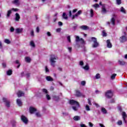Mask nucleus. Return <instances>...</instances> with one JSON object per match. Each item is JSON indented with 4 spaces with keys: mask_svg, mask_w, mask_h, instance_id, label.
Wrapping results in <instances>:
<instances>
[{
    "mask_svg": "<svg viewBox=\"0 0 127 127\" xmlns=\"http://www.w3.org/2000/svg\"><path fill=\"white\" fill-rule=\"evenodd\" d=\"M61 31V28H59L56 29V32H60Z\"/></svg>",
    "mask_w": 127,
    "mask_h": 127,
    "instance_id": "nucleus-57",
    "label": "nucleus"
},
{
    "mask_svg": "<svg viewBox=\"0 0 127 127\" xmlns=\"http://www.w3.org/2000/svg\"><path fill=\"white\" fill-rule=\"evenodd\" d=\"M45 71L46 73L49 72V69H48V67L47 66H45Z\"/></svg>",
    "mask_w": 127,
    "mask_h": 127,
    "instance_id": "nucleus-54",
    "label": "nucleus"
},
{
    "mask_svg": "<svg viewBox=\"0 0 127 127\" xmlns=\"http://www.w3.org/2000/svg\"><path fill=\"white\" fill-rule=\"evenodd\" d=\"M17 105L19 106V107H21L22 106V102H21V100L20 99H18L16 100Z\"/></svg>",
    "mask_w": 127,
    "mask_h": 127,
    "instance_id": "nucleus-20",
    "label": "nucleus"
},
{
    "mask_svg": "<svg viewBox=\"0 0 127 127\" xmlns=\"http://www.w3.org/2000/svg\"><path fill=\"white\" fill-rule=\"evenodd\" d=\"M117 17V15L115 14L112 15V17L111 19V22L113 24V25H115L116 24V18Z\"/></svg>",
    "mask_w": 127,
    "mask_h": 127,
    "instance_id": "nucleus-8",
    "label": "nucleus"
},
{
    "mask_svg": "<svg viewBox=\"0 0 127 127\" xmlns=\"http://www.w3.org/2000/svg\"><path fill=\"white\" fill-rule=\"evenodd\" d=\"M107 12H108V10H107V9L106 8V4H102L101 8V13H102V14H106Z\"/></svg>",
    "mask_w": 127,
    "mask_h": 127,
    "instance_id": "nucleus-6",
    "label": "nucleus"
},
{
    "mask_svg": "<svg viewBox=\"0 0 127 127\" xmlns=\"http://www.w3.org/2000/svg\"><path fill=\"white\" fill-rule=\"evenodd\" d=\"M30 45L32 47H35V44H34V42L33 41H31L30 42Z\"/></svg>",
    "mask_w": 127,
    "mask_h": 127,
    "instance_id": "nucleus-40",
    "label": "nucleus"
},
{
    "mask_svg": "<svg viewBox=\"0 0 127 127\" xmlns=\"http://www.w3.org/2000/svg\"><path fill=\"white\" fill-rule=\"evenodd\" d=\"M62 16L63 18H64V19H68V16H67V14H66V13L65 12L63 13Z\"/></svg>",
    "mask_w": 127,
    "mask_h": 127,
    "instance_id": "nucleus-29",
    "label": "nucleus"
},
{
    "mask_svg": "<svg viewBox=\"0 0 127 127\" xmlns=\"http://www.w3.org/2000/svg\"><path fill=\"white\" fill-rule=\"evenodd\" d=\"M21 120L25 124H27V123H28V119H27V118L23 115H22L21 117Z\"/></svg>",
    "mask_w": 127,
    "mask_h": 127,
    "instance_id": "nucleus-11",
    "label": "nucleus"
},
{
    "mask_svg": "<svg viewBox=\"0 0 127 127\" xmlns=\"http://www.w3.org/2000/svg\"><path fill=\"white\" fill-rule=\"evenodd\" d=\"M90 16L91 17L94 16V10H93V9H90Z\"/></svg>",
    "mask_w": 127,
    "mask_h": 127,
    "instance_id": "nucleus-35",
    "label": "nucleus"
},
{
    "mask_svg": "<svg viewBox=\"0 0 127 127\" xmlns=\"http://www.w3.org/2000/svg\"><path fill=\"white\" fill-rule=\"evenodd\" d=\"M11 11H18V9L12 8V9L8 10L6 15L7 17H9V16H10V14H11L12 12Z\"/></svg>",
    "mask_w": 127,
    "mask_h": 127,
    "instance_id": "nucleus-5",
    "label": "nucleus"
},
{
    "mask_svg": "<svg viewBox=\"0 0 127 127\" xmlns=\"http://www.w3.org/2000/svg\"><path fill=\"white\" fill-rule=\"evenodd\" d=\"M10 31V32H13L14 31V28H13V27H11Z\"/></svg>",
    "mask_w": 127,
    "mask_h": 127,
    "instance_id": "nucleus-49",
    "label": "nucleus"
},
{
    "mask_svg": "<svg viewBox=\"0 0 127 127\" xmlns=\"http://www.w3.org/2000/svg\"><path fill=\"white\" fill-rule=\"evenodd\" d=\"M93 7H94L95 9H97V8L100 7V4L98 3H95L93 5Z\"/></svg>",
    "mask_w": 127,
    "mask_h": 127,
    "instance_id": "nucleus-30",
    "label": "nucleus"
},
{
    "mask_svg": "<svg viewBox=\"0 0 127 127\" xmlns=\"http://www.w3.org/2000/svg\"><path fill=\"white\" fill-rule=\"evenodd\" d=\"M74 37L75 38L76 42H80V43H81V44H83V45L85 44V41L84 40V39H83V38H80V37H79L78 36H76V35H75Z\"/></svg>",
    "mask_w": 127,
    "mask_h": 127,
    "instance_id": "nucleus-4",
    "label": "nucleus"
},
{
    "mask_svg": "<svg viewBox=\"0 0 127 127\" xmlns=\"http://www.w3.org/2000/svg\"><path fill=\"white\" fill-rule=\"evenodd\" d=\"M119 63L120 65H125V64H126V62H125V61H119Z\"/></svg>",
    "mask_w": 127,
    "mask_h": 127,
    "instance_id": "nucleus-38",
    "label": "nucleus"
},
{
    "mask_svg": "<svg viewBox=\"0 0 127 127\" xmlns=\"http://www.w3.org/2000/svg\"><path fill=\"white\" fill-rule=\"evenodd\" d=\"M53 98L54 99V100H55L56 101L59 99V96H53Z\"/></svg>",
    "mask_w": 127,
    "mask_h": 127,
    "instance_id": "nucleus-51",
    "label": "nucleus"
},
{
    "mask_svg": "<svg viewBox=\"0 0 127 127\" xmlns=\"http://www.w3.org/2000/svg\"><path fill=\"white\" fill-rule=\"evenodd\" d=\"M91 40L93 41V43H95L98 42L97 41V38H96L95 37H92L91 38Z\"/></svg>",
    "mask_w": 127,
    "mask_h": 127,
    "instance_id": "nucleus-36",
    "label": "nucleus"
},
{
    "mask_svg": "<svg viewBox=\"0 0 127 127\" xmlns=\"http://www.w3.org/2000/svg\"><path fill=\"white\" fill-rule=\"evenodd\" d=\"M56 60H57V57L55 55H52L51 56L50 62L51 66L53 67H55V63H56Z\"/></svg>",
    "mask_w": 127,
    "mask_h": 127,
    "instance_id": "nucleus-2",
    "label": "nucleus"
},
{
    "mask_svg": "<svg viewBox=\"0 0 127 127\" xmlns=\"http://www.w3.org/2000/svg\"><path fill=\"white\" fill-rule=\"evenodd\" d=\"M42 91L43 93H44V94H46L47 95V94H48V91L47 90V89L44 88L42 89Z\"/></svg>",
    "mask_w": 127,
    "mask_h": 127,
    "instance_id": "nucleus-37",
    "label": "nucleus"
},
{
    "mask_svg": "<svg viewBox=\"0 0 127 127\" xmlns=\"http://www.w3.org/2000/svg\"><path fill=\"white\" fill-rule=\"evenodd\" d=\"M79 65H80V66H83V65H84V62L83 61H80L79 62Z\"/></svg>",
    "mask_w": 127,
    "mask_h": 127,
    "instance_id": "nucleus-56",
    "label": "nucleus"
},
{
    "mask_svg": "<svg viewBox=\"0 0 127 127\" xmlns=\"http://www.w3.org/2000/svg\"><path fill=\"white\" fill-rule=\"evenodd\" d=\"M121 12H123V13H126V10L125 9V8L124 7H122L121 8Z\"/></svg>",
    "mask_w": 127,
    "mask_h": 127,
    "instance_id": "nucleus-39",
    "label": "nucleus"
},
{
    "mask_svg": "<svg viewBox=\"0 0 127 127\" xmlns=\"http://www.w3.org/2000/svg\"><path fill=\"white\" fill-rule=\"evenodd\" d=\"M81 84L82 85V86H85L86 85V81H81Z\"/></svg>",
    "mask_w": 127,
    "mask_h": 127,
    "instance_id": "nucleus-48",
    "label": "nucleus"
},
{
    "mask_svg": "<svg viewBox=\"0 0 127 127\" xmlns=\"http://www.w3.org/2000/svg\"><path fill=\"white\" fill-rule=\"evenodd\" d=\"M124 35L120 37L119 40L121 43H124V42H127V33L126 32H124Z\"/></svg>",
    "mask_w": 127,
    "mask_h": 127,
    "instance_id": "nucleus-3",
    "label": "nucleus"
},
{
    "mask_svg": "<svg viewBox=\"0 0 127 127\" xmlns=\"http://www.w3.org/2000/svg\"><path fill=\"white\" fill-rule=\"evenodd\" d=\"M88 125L90 127H93V126H94V125H93V124L91 122H89Z\"/></svg>",
    "mask_w": 127,
    "mask_h": 127,
    "instance_id": "nucleus-55",
    "label": "nucleus"
},
{
    "mask_svg": "<svg viewBox=\"0 0 127 127\" xmlns=\"http://www.w3.org/2000/svg\"><path fill=\"white\" fill-rule=\"evenodd\" d=\"M117 4L118 5L121 4L122 3V0H116Z\"/></svg>",
    "mask_w": 127,
    "mask_h": 127,
    "instance_id": "nucleus-46",
    "label": "nucleus"
},
{
    "mask_svg": "<svg viewBox=\"0 0 127 127\" xmlns=\"http://www.w3.org/2000/svg\"><path fill=\"white\" fill-rule=\"evenodd\" d=\"M11 125L12 127H16V122L15 121L13 120L11 121Z\"/></svg>",
    "mask_w": 127,
    "mask_h": 127,
    "instance_id": "nucleus-28",
    "label": "nucleus"
},
{
    "mask_svg": "<svg viewBox=\"0 0 127 127\" xmlns=\"http://www.w3.org/2000/svg\"><path fill=\"white\" fill-rule=\"evenodd\" d=\"M12 3H13L14 4H15L16 5H19V4H20L19 0H14L12 1Z\"/></svg>",
    "mask_w": 127,
    "mask_h": 127,
    "instance_id": "nucleus-21",
    "label": "nucleus"
},
{
    "mask_svg": "<svg viewBox=\"0 0 127 127\" xmlns=\"http://www.w3.org/2000/svg\"><path fill=\"white\" fill-rule=\"evenodd\" d=\"M29 111L30 114H34V112H36V109L33 107H30Z\"/></svg>",
    "mask_w": 127,
    "mask_h": 127,
    "instance_id": "nucleus-19",
    "label": "nucleus"
},
{
    "mask_svg": "<svg viewBox=\"0 0 127 127\" xmlns=\"http://www.w3.org/2000/svg\"><path fill=\"white\" fill-rule=\"evenodd\" d=\"M113 92L111 90L107 91L105 94L106 97L108 99H110V98H112V97H113Z\"/></svg>",
    "mask_w": 127,
    "mask_h": 127,
    "instance_id": "nucleus-7",
    "label": "nucleus"
},
{
    "mask_svg": "<svg viewBox=\"0 0 127 127\" xmlns=\"http://www.w3.org/2000/svg\"><path fill=\"white\" fill-rule=\"evenodd\" d=\"M95 78L96 79H100L101 78V75L99 73H97L95 75Z\"/></svg>",
    "mask_w": 127,
    "mask_h": 127,
    "instance_id": "nucleus-34",
    "label": "nucleus"
},
{
    "mask_svg": "<svg viewBox=\"0 0 127 127\" xmlns=\"http://www.w3.org/2000/svg\"><path fill=\"white\" fill-rule=\"evenodd\" d=\"M23 31V28H17L15 29V33H17V34H19V33H21Z\"/></svg>",
    "mask_w": 127,
    "mask_h": 127,
    "instance_id": "nucleus-14",
    "label": "nucleus"
},
{
    "mask_svg": "<svg viewBox=\"0 0 127 127\" xmlns=\"http://www.w3.org/2000/svg\"><path fill=\"white\" fill-rule=\"evenodd\" d=\"M94 105H95L96 106V108L100 107V105H99V104H98V103H94Z\"/></svg>",
    "mask_w": 127,
    "mask_h": 127,
    "instance_id": "nucleus-59",
    "label": "nucleus"
},
{
    "mask_svg": "<svg viewBox=\"0 0 127 127\" xmlns=\"http://www.w3.org/2000/svg\"><path fill=\"white\" fill-rule=\"evenodd\" d=\"M4 42L5 43H7V44H9V43H10V41L7 39H6L4 40Z\"/></svg>",
    "mask_w": 127,
    "mask_h": 127,
    "instance_id": "nucleus-44",
    "label": "nucleus"
},
{
    "mask_svg": "<svg viewBox=\"0 0 127 127\" xmlns=\"http://www.w3.org/2000/svg\"><path fill=\"white\" fill-rule=\"evenodd\" d=\"M88 100L89 105H90V106H92V103H91V100H90V99H88Z\"/></svg>",
    "mask_w": 127,
    "mask_h": 127,
    "instance_id": "nucleus-61",
    "label": "nucleus"
},
{
    "mask_svg": "<svg viewBox=\"0 0 127 127\" xmlns=\"http://www.w3.org/2000/svg\"><path fill=\"white\" fill-rule=\"evenodd\" d=\"M122 118L123 119V121L124 123H125V124H127V120H126V119L127 118V113L125 112H123L122 113Z\"/></svg>",
    "mask_w": 127,
    "mask_h": 127,
    "instance_id": "nucleus-13",
    "label": "nucleus"
},
{
    "mask_svg": "<svg viewBox=\"0 0 127 127\" xmlns=\"http://www.w3.org/2000/svg\"><path fill=\"white\" fill-rule=\"evenodd\" d=\"M75 96L76 97H82V98H84L85 95L81 93L79 90L75 91Z\"/></svg>",
    "mask_w": 127,
    "mask_h": 127,
    "instance_id": "nucleus-9",
    "label": "nucleus"
},
{
    "mask_svg": "<svg viewBox=\"0 0 127 127\" xmlns=\"http://www.w3.org/2000/svg\"><path fill=\"white\" fill-rule=\"evenodd\" d=\"M78 15L82 14V10H80L76 13Z\"/></svg>",
    "mask_w": 127,
    "mask_h": 127,
    "instance_id": "nucleus-52",
    "label": "nucleus"
},
{
    "mask_svg": "<svg viewBox=\"0 0 127 127\" xmlns=\"http://www.w3.org/2000/svg\"><path fill=\"white\" fill-rule=\"evenodd\" d=\"M77 10H78V9H74L73 10L72 13H75V12H77Z\"/></svg>",
    "mask_w": 127,
    "mask_h": 127,
    "instance_id": "nucleus-62",
    "label": "nucleus"
},
{
    "mask_svg": "<svg viewBox=\"0 0 127 127\" xmlns=\"http://www.w3.org/2000/svg\"><path fill=\"white\" fill-rule=\"evenodd\" d=\"M47 35L48 36H49V37L51 36V33H50V32H47Z\"/></svg>",
    "mask_w": 127,
    "mask_h": 127,
    "instance_id": "nucleus-60",
    "label": "nucleus"
},
{
    "mask_svg": "<svg viewBox=\"0 0 127 127\" xmlns=\"http://www.w3.org/2000/svg\"><path fill=\"white\" fill-rule=\"evenodd\" d=\"M107 47L108 48H112V47H113V45H112V43H111L110 40H108L107 41Z\"/></svg>",
    "mask_w": 127,
    "mask_h": 127,
    "instance_id": "nucleus-18",
    "label": "nucleus"
},
{
    "mask_svg": "<svg viewBox=\"0 0 127 127\" xmlns=\"http://www.w3.org/2000/svg\"><path fill=\"white\" fill-rule=\"evenodd\" d=\"M81 29L83 30H88L89 29V27L86 25H82L79 27Z\"/></svg>",
    "mask_w": 127,
    "mask_h": 127,
    "instance_id": "nucleus-17",
    "label": "nucleus"
},
{
    "mask_svg": "<svg viewBox=\"0 0 127 127\" xmlns=\"http://www.w3.org/2000/svg\"><path fill=\"white\" fill-rule=\"evenodd\" d=\"M98 46H99V43H98V42L93 43V44H92V47L93 48H96L97 47H98Z\"/></svg>",
    "mask_w": 127,
    "mask_h": 127,
    "instance_id": "nucleus-23",
    "label": "nucleus"
},
{
    "mask_svg": "<svg viewBox=\"0 0 127 127\" xmlns=\"http://www.w3.org/2000/svg\"><path fill=\"white\" fill-rule=\"evenodd\" d=\"M102 35H103V36H107V33H106L105 30H103L102 31Z\"/></svg>",
    "mask_w": 127,
    "mask_h": 127,
    "instance_id": "nucleus-45",
    "label": "nucleus"
},
{
    "mask_svg": "<svg viewBox=\"0 0 127 127\" xmlns=\"http://www.w3.org/2000/svg\"><path fill=\"white\" fill-rule=\"evenodd\" d=\"M67 39L69 42H71V37H70V36L67 37Z\"/></svg>",
    "mask_w": 127,
    "mask_h": 127,
    "instance_id": "nucleus-50",
    "label": "nucleus"
},
{
    "mask_svg": "<svg viewBox=\"0 0 127 127\" xmlns=\"http://www.w3.org/2000/svg\"><path fill=\"white\" fill-rule=\"evenodd\" d=\"M116 76H117V74L116 73H114L113 74H112L111 76V80H115Z\"/></svg>",
    "mask_w": 127,
    "mask_h": 127,
    "instance_id": "nucleus-32",
    "label": "nucleus"
},
{
    "mask_svg": "<svg viewBox=\"0 0 127 127\" xmlns=\"http://www.w3.org/2000/svg\"><path fill=\"white\" fill-rule=\"evenodd\" d=\"M39 27H37L36 28V31L38 33L39 32Z\"/></svg>",
    "mask_w": 127,
    "mask_h": 127,
    "instance_id": "nucleus-63",
    "label": "nucleus"
},
{
    "mask_svg": "<svg viewBox=\"0 0 127 127\" xmlns=\"http://www.w3.org/2000/svg\"><path fill=\"white\" fill-rule=\"evenodd\" d=\"M69 104L73 105H76V106H73L72 109L74 111H78V108L80 107V105H79V103H78V102L75 101L74 100H71L69 101Z\"/></svg>",
    "mask_w": 127,
    "mask_h": 127,
    "instance_id": "nucleus-1",
    "label": "nucleus"
},
{
    "mask_svg": "<svg viewBox=\"0 0 127 127\" xmlns=\"http://www.w3.org/2000/svg\"><path fill=\"white\" fill-rule=\"evenodd\" d=\"M25 61L27 62V63H30V61H31V59L30 58L27 57L25 58Z\"/></svg>",
    "mask_w": 127,
    "mask_h": 127,
    "instance_id": "nucleus-24",
    "label": "nucleus"
},
{
    "mask_svg": "<svg viewBox=\"0 0 127 127\" xmlns=\"http://www.w3.org/2000/svg\"><path fill=\"white\" fill-rule=\"evenodd\" d=\"M17 94L18 98H20V97H23V96H24V93L21 91H19Z\"/></svg>",
    "mask_w": 127,
    "mask_h": 127,
    "instance_id": "nucleus-16",
    "label": "nucleus"
},
{
    "mask_svg": "<svg viewBox=\"0 0 127 127\" xmlns=\"http://www.w3.org/2000/svg\"><path fill=\"white\" fill-rule=\"evenodd\" d=\"M30 35L32 37H34V31L33 29L31 31Z\"/></svg>",
    "mask_w": 127,
    "mask_h": 127,
    "instance_id": "nucleus-42",
    "label": "nucleus"
},
{
    "mask_svg": "<svg viewBox=\"0 0 127 127\" xmlns=\"http://www.w3.org/2000/svg\"><path fill=\"white\" fill-rule=\"evenodd\" d=\"M35 115L36 116V117L37 118H40L41 117V115L40 114V113L39 112H37L35 114Z\"/></svg>",
    "mask_w": 127,
    "mask_h": 127,
    "instance_id": "nucleus-43",
    "label": "nucleus"
},
{
    "mask_svg": "<svg viewBox=\"0 0 127 127\" xmlns=\"http://www.w3.org/2000/svg\"><path fill=\"white\" fill-rule=\"evenodd\" d=\"M69 16L70 17H71L72 19H75V18H76V17H78V16H79V15L78 14L76 13L75 15H73L72 16V12L71 11H69Z\"/></svg>",
    "mask_w": 127,
    "mask_h": 127,
    "instance_id": "nucleus-12",
    "label": "nucleus"
},
{
    "mask_svg": "<svg viewBox=\"0 0 127 127\" xmlns=\"http://www.w3.org/2000/svg\"><path fill=\"white\" fill-rule=\"evenodd\" d=\"M67 49L70 53H71V52H72V48L68 47V48H67Z\"/></svg>",
    "mask_w": 127,
    "mask_h": 127,
    "instance_id": "nucleus-53",
    "label": "nucleus"
},
{
    "mask_svg": "<svg viewBox=\"0 0 127 127\" xmlns=\"http://www.w3.org/2000/svg\"><path fill=\"white\" fill-rule=\"evenodd\" d=\"M117 125L118 126H122V125H123V122L121 120H119L117 122Z\"/></svg>",
    "mask_w": 127,
    "mask_h": 127,
    "instance_id": "nucleus-41",
    "label": "nucleus"
},
{
    "mask_svg": "<svg viewBox=\"0 0 127 127\" xmlns=\"http://www.w3.org/2000/svg\"><path fill=\"white\" fill-rule=\"evenodd\" d=\"M82 68L86 71H88V70L90 69V67L89 66V65H88V64H86L85 66H82Z\"/></svg>",
    "mask_w": 127,
    "mask_h": 127,
    "instance_id": "nucleus-25",
    "label": "nucleus"
},
{
    "mask_svg": "<svg viewBox=\"0 0 127 127\" xmlns=\"http://www.w3.org/2000/svg\"><path fill=\"white\" fill-rule=\"evenodd\" d=\"M101 112L102 113H103L104 115H106V114H107V110L105 109V108H101Z\"/></svg>",
    "mask_w": 127,
    "mask_h": 127,
    "instance_id": "nucleus-26",
    "label": "nucleus"
},
{
    "mask_svg": "<svg viewBox=\"0 0 127 127\" xmlns=\"http://www.w3.org/2000/svg\"><path fill=\"white\" fill-rule=\"evenodd\" d=\"M115 99H112V100L110 101V103H115Z\"/></svg>",
    "mask_w": 127,
    "mask_h": 127,
    "instance_id": "nucleus-64",
    "label": "nucleus"
},
{
    "mask_svg": "<svg viewBox=\"0 0 127 127\" xmlns=\"http://www.w3.org/2000/svg\"><path fill=\"white\" fill-rule=\"evenodd\" d=\"M6 73H7V75H8V76H10V75L12 74V70H11V69H9L7 71Z\"/></svg>",
    "mask_w": 127,
    "mask_h": 127,
    "instance_id": "nucleus-33",
    "label": "nucleus"
},
{
    "mask_svg": "<svg viewBox=\"0 0 127 127\" xmlns=\"http://www.w3.org/2000/svg\"><path fill=\"white\" fill-rule=\"evenodd\" d=\"M74 121H80L81 120V118L79 116H75L73 118Z\"/></svg>",
    "mask_w": 127,
    "mask_h": 127,
    "instance_id": "nucleus-27",
    "label": "nucleus"
},
{
    "mask_svg": "<svg viewBox=\"0 0 127 127\" xmlns=\"http://www.w3.org/2000/svg\"><path fill=\"white\" fill-rule=\"evenodd\" d=\"M86 111H87L89 112V111H91V109H90V106L88 104H86L85 106Z\"/></svg>",
    "mask_w": 127,
    "mask_h": 127,
    "instance_id": "nucleus-31",
    "label": "nucleus"
},
{
    "mask_svg": "<svg viewBox=\"0 0 127 127\" xmlns=\"http://www.w3.org/2000/svg\"><path fill=\"white\" fill-rule=\"evenodd\" d=\"M3 101L4 103H5L6 107H7V108H9V107H10V102L9 100H8L7 98H3Z\"/></svg>",
    "mask_w": 127,
    "mask_h": 127,
    "instance_id": "nucleus-10",
    "label": "nucleus"
},
{
    "mask_svg": "<svg viewBox=\"0 0 127 127\" xmlns=\"http://www.w3.org/2000/svg\"><path fill=\"white\" fill-rule=\"evenodd\" d=\"M46 98L47 99V100H51V97H50V95L49 94H47L46 95Z\"/></svg>",
    "mask_w": 127,
    "mask_h": 127,
    "instance_id": "nucleus-47",
    "label": "nucleus"
},
{
    "mask_svg": "<svg viewBox=\"0 0 127 127\" xmlns=\"http://www.w3.org/2000/svg\"><path fill=\"white\" fill-rule=\"evenodd\" d=\"M19 19H20V15L18 13H16L15 14V20L16 21H19Z\"/></svg>",
    "mask_w": 127,
    "mask_h": 127,
    "instance_id": "nucleus-15",
    "label": "nucleus"
},
{
    "mask_svg": "<svg viewBox=\"0 0 127 127\" xmlns=\"http://www.w3.org/2000/svg\"><path fill=\"white\" fill-rule=\"evenodd\" d=\"M46 79L47 81H48L50 82H52V81H53V78H52V77H51V76H47L46 77Z\"/></svg>",
    "mask_w": 127,
    "mask_h": 127,
    "instance_id": "nucleus-22",
    "label": "nucleus"
},
{
    "mask_svg": "<svg viewBox=\"0 0 127 127\" xmlns=\"http://www.w3.org/2000/svg\"><path fill=\"white\" fill-rule=\"evenodd\" d=\"M58 25L60 26H62L63 25V23L62 22H58Z\"/></svg>",
    "mask_w": 127,
    "mask_h": 127,
    "instance_id": "nucleus-58",
    "label": "nucleus"
}]
</instances>
